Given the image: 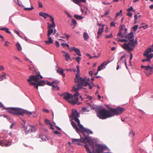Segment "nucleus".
Returning <instances> with one entry per match:
<instances>
[{
    "instance_id": "nucleus-16",
    "label": "nucleus",
    "mask_w": 153,
    "mask_h": 153,
    "mask_svg": "<svg viewBox=\"0 0 153 153\" xmlns=\"http://www.w3.org/2000/svg\"><path fill=\"white\" fill-rule=\"evenodd\" d=\"M71 117L72 118L76 117H79V114L76 110L73 109L72 114Z\"/></svg>"
},
{
    "instance_id": "nucleus-64",
    "label": "nucleus",
    "mask_w": 153,
    "mask_h": 153,
    "mask_svg": "<svg viewBox=\"0 0 153 153\" xmlns=\"http://www.w3.org/2000/svg\"><path fill=\"white\" fill-rule=\"evenodd\" d=\"M36 130V129L35 127L34 128H32L31 129V132H35Z\"/></svg>"
},
{
    "instance_id": "nucleus-54",
    "label": "nucleus",
    "mask_w": 153,
    "mask_h": 153,
    "mask_svg": "<svg viewBox=\"0 0 153 153\" xmlns=\"http://www.w3.org/2000/svg\"><path fill=\"white\" fill-rule=\"evenodd\" d=\"M130 59L129 61V62L130 63L131 62V60L132 59L133 57V54L132 53H130Z\"/></svg>"
},
{
    "instance_id": "nucleus-53",
    "label": "nucleus",
    "mask_w": 153,
    "mask_h": 153,
    "mask_svg": "<svg viewBox=\"0 0 153 153\" xmlns=\"http://www.w3.org/2000/svg\"><path fill=\"white\" fill-rule=\"evenodd\" d=\"M88 85L89 86V88L90 89H92L93 87L92 85L90 83L88 82V83L87 84L86 86Z\"/></svg>"
},
{
    "instance_id": "nucleus-35",
    "label": "nucleus",
    "mask_w": 153,
    "mask_h": 153,
    "mask_svg": "<svg viewBox=\"0 0 153 153\" xmlns=\"http://www.w3.org/2000/svg\"><path fill=\"white\" fill-rule=\"evenodd\" d=\"M22 127L23 128L24 130L25 131L26 134H28L30 131V129H29L28 130H27V127L25 126H22Z\"/></svg>"
},
{
    "instance_id": "nucleus-7",
    "label": "nucleus",
    "mask_w": 153,
    "mask_h": 153,
    "mask_svg": "<svg viewBox=\"0 0 153 153\" xmlns=\"http://www.w3.org/2000/svg\"><path fill=\"white\" fill-rule=\"evenodd\" d=\"M18 112H17L16 115L23 116L24 114H26L28 115V117H30L31 115H32L33 117H36L37 116V114L36 112H30L19 108H18Z\"/></svg>"
},
{
    "instance_id": "nucleus-46",
    "label": "nucleus",
    "mask_w": 153,
    "mask_h": 153,
    "mask_svg": "<svg viewBox=\"0 0 153 153\" xmlns=\"http://www.w3.org/2000/svg\"><path fill=\"white\" fill-rule=\"evenodd\" d=\"M73 2L75 4H79L80 3V0H73Z\"/></svg>"
},
{
    "instance_id": "nucleus-15",
    "label": "nucleus",
    "mask_w": 153,
    "mask_h": 153,
    "mask_svg": "<svg viewBox=\"0 0 153 153\" xmlns=\"http://www.w3.org/2000/svg\"><path fill=\"white\" fill-rule=\"evenodd\" d=\"M153 57V53H150L149 55L148 56V57L145 59H142V61L143 62H145L147 61L149 63V64L151 62V59Z\"/></svg>"
},
{
    "instance_id": "nucleus-1",
    "label": "nucleus",
    "mask_w": 153,
    "mask_h": 153,
    "mask_svg": "<svg viewBox=\"0 0 153 153\" xmlns=\"http://www.w3.org/2000/svg\"><path fill=\"white\" fill-rule=\"evenodd\" d=\"M110 108L111 111L107 110L102 107H100L96 112L97 116L100 119L104 120L114 115H119L125 110L123 107H120L115 108Z\"/></svg>"
},
{
    "instance_id": "nucleus-4",
    "label": "nucleus",
    "mask_w": 153,
    "mask_h": 153,
    "mask_svg": "<svg viewBox=\"0 0 153 153\" xmlns=\"http://www.w3.org/2000/svg\"><path fill=\"white\" fill-rule=\"evenodd\" d=\"M82 133L83 136V138L82 140L81 141L83 143L85 144H87V143H88L89 145H93V141L91 139V137H89L88 135L89 134H92L93 132L92 131L90 130L85 128L84 130L80 129L79 131Z\"/></svg>"
},
{
    "instance_id": "nucleus-17",
    "label": "nucleus",
    "mask_w": 153,
    "mask_h": 153,
    "mask_svg": "<svg viewBox=\"0 0 153 153\" xmlns=\"http://www.w3.org/2000/svg\"><path fill=\"white\" fill-rule=\"evenodd\" d=\"M63 99L66 100H68L71 98L72 97V95L71 94L67 93H64L63 94Z\"/></svg>"
},
{
    "instance_id": "nucleus-59",
    "label": "nucleus",
    "mask_w": 153,
    "mask_h": 153,
    "mask_svg": "<svg viewBox=\"0 0 153 153\" xmlns=\"http://www.w3.org/2000/svg\"><path fill=\"white\" fill-rule=\"evenodd\" d=\"M106 37L107 38H110L113 37L112 33H111L109 35H106Z\"/></svg>"
},
{
    "instance_id": "nucleus-24",
    "label": "nucleus",
    "mask_w": 153,
    "mask_h": 153,
    "mask_svg": "<svg viewBox=\"0 0 153 153\" xmlns=\"http://www.w3.org/2000/svg\"><path fill=\"white\" fill-rule=\"evenodd\" d=\"M85 148L87 153H92L89 148V145L88 144H85L84 145Z\"/></svg>"
},
{
    "instance_id": "nucleus-39",
    "label": "nucleus",
    "mask_w": 153,
    "mask_h": 153,
    "mask_svg": "<svg viewBox=\"0 0 153 153\" xmlns=\"http://www.w3.org/2000/svg\"><path fill=\"white\" fill-rule=\"evenodd\" d=\"M57 72L59 73L60 74H62L64 72V70L61 69L60 70H59L58 69H57Z\"/></svg>"
},
{
    "instance_id": "nucleus-52",
    "label": "nucleus",
    "mask_w": 153,
    "mask_h": 153,
    "mask_svg": "<svg viewBox=\"0 0 153 153\" xmlns=\"http://www.w3.org/2000/svg\"><path fill=\"white\" fill-rule=\"evenodd\" d=\"M48 17L50 18L52 22V23H55L54 22V19L51 16L49 15Z\"/></svg>"
},
{
    "instance_id": "nucleus-29",
    "label": "nucleus",
    "mask_w": 153,
    "mask_h": 153,
    "mask_svg": "<svg viewBox=\"0 0 153 153\" xmlns=\"http://www.w3.org/2000/svg\"><path fill=\"white\" fill-rule=\"evenodd\" d=\"M53 30L52 28L48 29V31L47 36L48 37L50 36L51 34L53 33Z\"/></svg>"
},
{
    "instance_id": "nucleus-50",
    "label": "nucleus",
    "mask_w": 153,
    "mask_h": 153,
    "mask_svg": "<svg viewBox=\"0 0 153 153\" xmlns=\"http://www.w3.org/2000/svg\"><path fill=\"white\" fill-rule=\"evenodd\" d=\"M76 68L77 70V74H79L80 70L79 66L77 65L76 66Z\"/></svg>"
},
{
    "instance_id": "nucleus-18",
    "label": "nucleus",
    "mask_w": 153,
    "mask_h": 153,
    "mask_svg": "<svg viewBox=\"0 0 153 153\" xmlns=\"http://www.w3.org/2000/svg\"><path fill=\"white\" fill-rule=\"evenodd\" d=\"M83 138H81L80 140L79 139L74 138H72L71 139L72 140V142L74 144H76L79 145H80V142L82 143L81 141L82 140Z\"/></svg>"
},
{
    "instance_id": "nucleus-9",
    "label": "nucleus",
    "mask_w": 153,
    "mask_h": 153,
    "mask_svg": "<svg viewBox=\"0 0 153 153\" xmlns=\"http://www.w3.org/2000/svg\"><path fill=\"white\" fill-rule=\"evenodd\" d=\"M3 107L4 109L7 110V111L11 114L14 115H16L17 112H18V108L16 107H5L1 102H0V107Z\"/></svg>"
},
{
    "instance_id": "nucleus-43",
    "label": "nucleus",
    "mask_w": 153,
    "mask_h": 153,
    "mask_svg": "<svg viewBox=\"0 0 153 153\" xmlns=\"http://www.w3.org/2000/svg\"><path fill=\"white\" fill-rule=\"evenodd\" d=\"M13 31L16 34H17L19 36L20 38H22V37L20 36L19 33L18 31H17L16 29L14 30Z\"/></svg>"
},
{
    "instance_id": "nucleus-5",
    "label": "nucleus",
    "mask_w": 153,
    "mask_h": 153,
    "mask_svg": "<svg viewBox=\"0 0 153 153\" xmlns=\"http://www.w3.org/2000/svg\"><path fill=\"white\" fill-rule=\"evenodd\" d=\"M92 146L93 149V152L94 153H101L103 151L108 148L105 145H102L101 144H97L94 146V143L93 145H90Z\"/></svg>"
},
{
    "instance_id": "nucleus-61",
    "label": "nucleus",
    "mask_w": 153,
    "mask_h": 153,
    "mask_svg": "<svg viewBox=\"0 0 153 153\" xmlns=\"http://www.w3.org/2000/svg\"><path fill=\"white\" fill-rule=\"evenodd\" d=\"M42 111H45V112L46 113H48L49 112V111L47 109H45L44 108H43L42 109Z\"/></svg>"
},
{
    "instance_id": "nucleus-63",
    "label": "nucleus",
    "mask_w": 153,
    "mask_h": 153,
    "mask_svg": "<svg viewBox=\"0 0 153 153\" xmlns=\"http://www.w3.org/2000/svg\"><path fill=\"white\" fill-rule=\"evenodd\" d=\"M49 124L50 126V128L52 129L53 130H54V128L53 127V125L52 124H51V123H49Z\"/></svg>"
},
{
    "instance_id": "nucleus-23",
    "label": "nucleus",
    "mask_w": 153,
    "mask_h": 153,
    "mask_svg": "<svg viewBox=\"0 0 153 153\" xmlns=\"http://www.w3.org/2000/svg\"><path fill=\"white\" fill-rule=\"evenodd\" d=\"M90 107L91 109L95 110L96 112H97L98 111L97 109L99 110L100 107L97 106L95 105L93 106L90 105Z\"/></svg>"
},
{
    "instance_id": "nucleus-44",
    "label": "nucleus",
    "mask_w": 153,
    "mask_h": 153,
    "mask_svg": "<svg viewBox=\"0 0 153 153\" xmlns=\"http://www.w3.org/2000/svg\"><path fill=\"white\" fill-rule=\"evenodd\" d=\"M61 45L63 47H64L65 46H67L68 48V49L70 48L69 47V45L68 44H65L64 43H62L61 44Z\"/></svg>"
},
{
    "instance_id": "nucleus-33",
    "label": "nucleus",
    "mask_w": 153,
    "mask_h": 153,
    "mask_svg": "<svg viewBox=\"0 0 153 153\" xmlns=\"http://www.w3.org/2000/svg\"><path fill=\"white\" fill-rule=\"evenodd\" d=\"M16 46L17 48V49L18 51H19L22 50V47L20 44L17 42L16 45Z\"/></svg>"
},
{
    "instance_id": "nucleus-6",
    "label": "nucleus",
    "mask_w": 153,
    "mask_h": 153,
    "mask_svg": "<svg viewBox=\"0 0 153 153\" xmlns=\"http://www.w3.org/2000/svg\"><path fill=\"white\" fill-rule=\"evenodd\" d=\"M34 71L33 72H35V74L36 75H31L29 77L28 79H27V81L29 82V85H30V83L31 82H33L32 81H35L37 82V81L40 79L39 78V77H40V79H42L43 78V76L40 75V73L39 71L37 70V69H36L34 68Z\"/></svg>"
},
{
    "instance_id": "nucleus-38",
    "label": "nucleus",
    "mask_w": 153,
    "mask_h": 153,
    "mask_svg": "<svg viewBox=\"0 0 153 153\" xmlns=\"http://www.w3.org/2000/svg\"><path fill=\"white\" fill-rule=\"evenodd\" d=\"M51 89L52 90H59V87L57 85L55 86V87H53L51 88Z\"/></svg>"
},
{
    "instance_id": "nucleus-19",
    "label": "nucleus",
    "mask_w": 153,
    "mask_h": 153,
    "mask_svg": "<svg viewBox=\"0 0 153 153\" xmlns=\"http://www.w3.org/2000/svg\"><path fill=\"white\" fill-rule=\"evenodd\" d=\"M110 62L109 61H108L106 63V61L104 62L98 67L97 69L98 71H100L102 69V68L104 67V65L106 66Z\"/></svg>"
},
{
    "instance_id": "nucleus-27",
    "label": "nucleus",
    "mask_w": 153,
    "mask_h": 153,
    "mask_svg": "<svg viewBox=\"0 0 153 153\" xmlns=\"http://www.w3.org/2000/svg\"><path fill=\"white\" fill-rule=\"evenodd\" d=\"M125 57V55H124L123 56H122L120 59L119 61L117 63V64H121L122 63H123L125 62V61L126 60H124L123 59Z\"/></svg>"
},
{
    "instance_id": "nucleus-14",
    "label": "nucleus",
    "mask_w": 153,
    "mask_h": 153,
    "mask_svg": "<svg viewBox=\"0 0 153 153\" xmlns=\"http://www.w3.org/2000/svg\"><path fill=\"white\" fill-rule=\"evenodd\" d=\"M69 50L71 52L73 51L75 52L76 54L79 56H81L79 49L78 48H76L75 47L69 48Z\"/></svg>"
},
{
    "instance_id": "nucleus-49",
    "label": "nucleus",
    "mask_w": 153,
    "mask_h": 153,
    "mask_svg": "<svg viewBox=\"0 0 153 153\" xmlns=\"http://www.w3.org/2000/svg\"><path fill=\"white\" fill-rule=\"evenodd\" d=\"M78 117H74L73 119H74V120L75 121H76V123H78V122H79V119L77 118Z\"/></svg>"
},
{
    "instance_id": "nucleus-21",
    "label": "nucleus",
    "mask_w": 153,
    "mask_h": 153,
    "mask_svg": "<svg viewBox=\"0 0 153 153\" xmlns=\"http://www.w3.org/2000/svg\"><path fill=\"white\" fill-rule=\"evenodd\" d=\"M48 40L45 41V42L46 44L49 45V44H52L53 43V40L50 36L48 37Z\"/></svg>"
},
{
    "instance_id": "nucleus-13",
    "label": "nucleus",
    "mask_w": 153,
    "mask_h": 153,
    "mask_svg": "<svg viewBox=\"0 0 153 153\" xmlns=\"http://www.w3.org/2000/svg\"><path fill=\"white\" fill-rule=\"evenodd\" d=\"M153 52V48L151 46H150L148 48H147L146 51L144 53H143V55L146 57V58L148 57V56L149 55V53Z\"/></svg>"
},
{
    "instance_id": "nucleus-40",
    "label": "nucleus",
    "mask_w": 153,
    "mask_h": 153,
    "mask_svg": "<svg viewBox=\"0 0 153 153\" xmlns=\"http://www.w3.org/2000/svg\"><path fill=\"white\" fill-rule=\"evenodd\" d=\"M138 27V25H134L132 27V28L133 29L134 31H136V30L137 29Z\"/></svg>"
},
{
    "instance_id": "nucleus-51",
    "label": "nucleus",
    "mask_w": 153,
    "mask_h": 153,
    "mask_svg": "<svg viewBox=\"0 0 153 153\" xmlns=\"http://www.w3.org/2000/svg\"><path fill=\"white\" fill-rule=\"evenodd\" d=\"M82 110L83 111V112H88L89 111V110H87V109L85 107H83L82 108Z\"/></svg>"
},
{
    "instance_id": "nucleus-3",
    "label": "nucleus",
    "mask_w": 153,
    "mask_h": 153,
    "mask_svg": "<svg viewBox=\"0 0 153 153\" xmlns=\"http://www.w3.org/2000/svg\"><path fill=\"white\" fill-rule=\"evenodd\" d=\"M75 78L74 80L76 82L78 83L76 85V88L75 87H73V89L75 91H77L79 89L82 88L86 89L85 88L83 87V86H86L87 84L88 83V82L85 80V79L79 76V74H75Z\"/></svg>"
},
{
    "instance_id": "nucleus-34",
    "label": "nucleus",
    "mask_w": 153,
    "mask_h": 153,
    "mask_svg": "<svg viewBox=\"0 0 153 153\" xmlns=\"http://www.w3.org/2000/svg\"><path fill=\"white\" fill-rule=\"evenodd\" d=\"M47 83L46 84L49 86H52L53 87H55V85H54L53 84V82H50L46 80Z\"/></svg>"
},
{
    "instance_id": "nucleus-28",
    "label": "nucleus",
    "mask_w": 153,
    "mask_h": 153,
    "mask_svg": "<svg viewBox=\"0 0 153 153\" xmlns=\"http://www.w3.org/2000/svg\"><path fill=\"white\" fill-rule=\"evenodd\" d=\"M48 24V28L50 29V28L55 27H56V24L55 23H52L51 24H50L49 23H47Z\"/></svg>"
},
{
    "instance_id": "nucleus-20",
    "label": "nucleus",
    "mask_w": 153,
    "mask_h": 153,
    "mask_svg": "<svg viewBox=\"0 0 153 153\" xmlns=\"http://www.w3.org/2000/svg\"><path fill=\"white\" fill-rule=\"evenodd\" d=\"M71 124L73 128L75 129L76 131L78 133H79V131L80 130V129L78 128L75 123L74 121H72Z\"/></svg>"
},
{
    "instance_id": "nucleus-30",
    "label": "nucleus",
    "mask_w": 153,
    "mask_h": 153,
    "mask_svg": "<svg viewBox=\"0 0 153 153\" xmlns=\"http://www.w3.org/2000/svg\"><path fill=\"white\" fill-rule=\"evenodd\" d=\"M0 30H4L6 33H11V32L9 30V29L7 27H2L0 28Z\"/></svg>"
},
{
    "instance_id": "nucleus-60",
    "label": "nucleus",
    "mask_w": 153,
    "mask_h": 153,
    "mask_svg": "<svg viewBox=\"0 0 153 153\" xmlns=\"http://www.w3.org/2000/svg\"><path fill=\"white\" fill-rule=\"evenodd\" d=\"M110 13V11L109 10H108L106 12L104 13L105 15L106 16L107 15H108Z\"/></svg>"
},
{
    "instance_id": "nucleus-47",
    "label": "nucleus",
    "mask_w": 153,
    "mask_h": 153,
    "mask_svg": "<svg viewBox=\"0 0 153 153\" xmlns=\"http://www.w3.org/2000/svg\"><path fill=\"white\" fill-rule=\"evenodd\" d=\"M110 26L111 27H115V23L114 22H111L110 23Z\"/></svg>"
},
{
    "instance_id": "nucleus-58",
    "label": "nucleus",
    "mask_w": 153,
    "mask_h": 153,
    "mask_svg": "<svg viewBox=\"0 0 153 153\" xmlns=\"http://www.w3.org/2000/svg\"><path fill=\"white\" fill-rule=\"evenodd\" d=\"M133 8L132 6H131L130 7L127 9V10L128 11H131L133 10Z\"/></svg>"
},
{
    "instance_id": "nucleus-56",
    "label": "nucleus",
    "mask_w": 153,
    "mask_h": 153,
    "mask_svg": "<svg viewBox=\"0 0 153 153\" xmlns=\"http://www.w3.org/2000/svg\"><path fill=\"white\" fill-rule=\"evenodd\" d=\"M127 15L130 17H131L132 16V13L130 12H128L127 13Z\"/></svg>"
},
{
    "instance_id": "nucleus-26",
    "label": "nucleus",
    "mask_w": 153,
    "mask_h": 153,
    "mask_svg": "<svg viewBox=\"0 0 153 153\" xmlns=\"http://www.w3.org/2000/svg\"><path fill=\"white\" fill-rule=\"evenodd\" d=\"M104 25H102V27H100L98 29V30L97 32V35H100L102 32L103 30Z\"/></svg>"
},
{
    "instance_id": "nucleus-41",
    "label": "nucleus",
    "mask_w": 153,
    "mask_h": 153,
    "mask_svg": "<svg viewBox=\"0 0 153 153\" xmlns=\"http://www.w3.org/2000/svg\"><path fill=\"white\" fill-rule=\"evenodd\" d=\"M71 22L76 26L77 23L76 21L74 19H73L71 20Z\"/></svg>"
},
{
    "instance_id": "nucleus-31",
    "label": "nucleus",
    "mask_w": 153,
    "mask_h": 153,
    "mask_svg": "<svg viewBox=\"0 0 153 153\" xmlns=\"http://www.w3.org/2000/svg\"><path fill=\"white\" fill-rule=\"evenodd\" d=\"M74 16V18L77 20H81L83 18L82 16L77 14H75Z\"/></svg>"
},
{
    "instance_id": "nucleus-42",
    "label": "nucleus",
    "mask_w": 153,
    "mask_h": 153,
    "mask_svg": "<svg viewBox=\"0 0 153 153\" xmlns=\"http://www.w3.org/2000/svg\"><path fill=\"white\" fill-rule=\"evenodd\" d=\"M34 9V8L32 7H25L24 8V9L26 10H31L32 9Z\"/></svg>"
},
{
    "instance_id": "nucleus-2",
    "label": "nucleus",
    "mask_w": 153,
    "mask_h": 153,
    "mask_svg": "<svg viewBox=\"0 0 153 153\" xmlns=\"http://www.w3.org/2000/svg\"><path fill=\"white\" fill-rule=\"evenodd\" d=\"M125 39H126L128 43H125L122 45V48L128 51L131 52L133 50L135 46L137 44L136 39L135 41L134 40V36L133 33L131 32L124 37Z\"/></svg>"
},
{
    "instance_id": "nucleus-25",
    "label": "nucleus",
    "mask_w": 153,
    "mask_h": 153,
    "mask_svg": "<svg viewBox=\"0 0 153 153\" xmlns=\"http://www.w3.org/2000/svg\"><path fill=\"white\" fill-rule=\"evenodd\" d=\"M39 14L40 16L43 17L45 19L47 17H48L49 15L48 14L43 12H40Z\"/></svg>"
},
{
    "instance_id": "nucleus-36",
    "label": "nucleus",
    "mask_w": 153,
    "mask_h": 153,
    "mask_svg": "<svg viewBox=\"0 0 153 153\" xmlns=\"http://www.w3.org/2000/svg\"><path fill=\"white\" fill-rule=\"evenodd\" d=\"M116 39L117 41H118L119 42H126L127 41L126 40V39H120L118 38H117Z\"/></svg>"
},
{
    "instance_id": "nucleus-45",
    "label": "nucleus",
    "mask_w": 153,
    "mask_h": 153,
    "mask_svg": "<svg viewBox=\"0 0 153 153\" xmlns=\"http://www.w3.org/2000/svg\"><path fill=\"white\" fill-rule=\"evenodd\" d=\"M60 82V81L59 80H55L53 82V83H55L56 85H58Z\"/></svg>"
},
{
    "instance_id": "nucleus-37",
    "label": "nucleus",
    "mask_w": 153,
    "mask_h": 153,
    "mask_svg": "<svg viewBox=\"0 0 153 153\" xmlns=\"http://www.w3.org/2000/svg\"><path fill=\"white\" fill-rule=\"evenodd\" d=\"M74 59H75L77 61L78 63H79L80 61L81 60V57H80L77 56L76 57L74 58Z\"/></svg>"
},
{
    "instance_id": "nucleus-12",
    "label": "nucleus",
    "mask_w": 153,
    "mask_h": 153,
    "mask_svg": "<svg viewBox=\"0 0 153 153\" xmlns=\"http://www.w3.org/2000/svg\"><path fill=\"white\" fill-rule=\"evenodd\" d=\"M149 65L147 66H144L142 65L141 68H143L149 74H152L153 73V66H150L149 63L148 62Z\"/></svg>"
},
{
    "instance_id": "nucleus-55",
    "label": "nucleus",
    "mask_w": 153,
    "mask_h": 153,
    "mask_svg": "<svg viewBox=\"0 0 153 153\" xmlns=\"http://www.w3.org/2000/svg\"><path fill=\"white\" fill-rule=\"evenodd\" d=\"M94 74V72L93 71H91L89 72V75L92 76Z\"/></svg>"
},
{
    "instance_id": "nucleus-8",
    "label": "nucleus",
    "mask_w": 153,
    "mask_h": 153,
    "mask_svg": "<svg viewBox=\"0 0 153 153\" xmlns=\"http://www.w3.org/2000/svg\"><path fill=\"white\" fill-rule=\"evenodd\" d=\"M128 30L125 28L124 25H122L119 28V30L117 36L121 38H123L127 34Z\"/></svg>"
},
{
    "instance_id": "nucleus-10",
    "label": "nucleus",
    "mask_w": 153,
    "mask_h": 153,
    "mask_svg": "<svg viewBox=\"0 0 153 153\" xmlns=\"http://www.w3.org/2000/svg\"><path fill=\"white\" fill-rule=\"evenodd\" d=\"M79 96V93L76 92L72 95V97L71 98L72 99L68 100V102L73 105L77 104L78 101Z\"/></svg>"
},
{
    "instance_id": "nucleus-62",
    "label": "nucleus",
    "mask_w": 153,
    "mask_h": 153,
    "mask_svg": "<svg viewBox=\"0 0 153 153\" xmlns=\"http://www.w3.org/2000/svg\"><path fill=\"white\" fill-rule=\"evenodd\" d=\"M55 45H56V47H58L59 46V42L57 41H55Z\"/></svg>"
},
{
    "instance_id": "nucleus-57",
    "label": "nucleus",
    "mask_w": 153,
    "mask_h": 153,
    "mask_svg": "<svg viewBox=\"0 0 153 153\" xmlns=\"http://www.w3.org/2000/svg\"><path fill=\"white\" fill-rule=\"evenodd\" d=\"M12 142L10 141H9L7 143H6L5 144V146H10L11 145Z\"/></svg>"
},
{
    "instance_id": "nucleus-11",
    "label": "nucleus",
    "mask_w": 153,
    "mask_h": 153,
    "mask_svg": "<svg viewBox=\"0 0 153 153\" xmlns=\"http://www.w3.org/2000/svg\"><path fill=\"white\" fill-rule=\"evenodd\" d=\"M46 82L44 80H38L37 82H31L30 83V85L33 86L35 88L38 89L39 86H43L45 84Z\"/></svg>"
},
{
    "instance_id": "nucleus-32",
    "label": "nucleus",
    "mask_w": 153,
    "mask_h": 153,
    "mask_svg": "<svg viewBox=\"0 0 153 153\" xmlns=\"http://www.w3.org/2000/svg\"><path fill=\"white\" fill-rule=\"evenodd\" d=\"M63 56L65 57V59L67 61L70 58V55L68 53H66L65 55Z\"/></svg>"
},
{
    "instance_id": "nucleus-48",
    "label": "nucleus",
    "mask_w": 153,
    "mask_h": 153,
    "mask_svg": "<svg viewBox=\"0 0 153 153\" xmlns=\"http://www.w3.org/2000/svg\"><path fill=\"white\" fill-rule=\"evenodd\" d=\"M6 74L5 72H2V73L1 75L2 77H3V78L4 79H6V77H5Z\"/></svg>"
},
{
    "instance_id": "nucleus-22",
    "label": "nucleus",
    "mask_w": 153,
    "mask_h": 153,
    "mask_svg": "<svg viewBox=\"0 0 153 153\" xmlns=\"http://www.w3.org/2000/svg\"><path fill=\"white\" fill-rule=\"evenodd\" d=\"M83 37L84 40L85 41H87L89 38L88 35L86 32H84L83 33Z\"/></svg>"
}]
</instances>
